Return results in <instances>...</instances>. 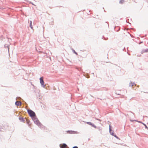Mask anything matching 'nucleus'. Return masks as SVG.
I'll return each mask as SVG.
<instances>
[{
	"instance_id": "obj_23",
	"label": "nucleus",
	"mask_w": 148,
	"mask_h": 148,
	"mask_svg": "<svg viewBox=\"0 0 148 148\" xmlns=\"http://www.w3.org/2000/svg\"><path fill=\"white\" fill-rule=\"evenodd\" d=\"M124 2V0H120L119 1V3L120 4H122Z\"/></svg>"
},
{
	"instance_id": "obj_9",
	"label": "nucleus",
	"mask_w": 148,
	"mask_h": 148,
	"mask_svg": "<svg viewBox=\"0 0 148 148\" xmlns=\"http://www.w3.org/2000/svg\"><path fill=\"white\" fill-rule=\"evenodd\" d=\"M148 52V48L147 49H143L142 50L141 53V54H143L144 53H146Z\"/></svg>"
},
{
	"instance_id": "obj_12",
	"label": "nucleus",
	"mask_w": 148,
	"mask_h": 148,
	"mask_svg": "<svg viewBox=\"0 0 148 148\" xmlns=\"http://www.w3.org/2000/svg\"><path fill=\"white\" fill-rule=\"evenodd\" d=\"M9 46H10L9 45H8L6 44H5L4 45V48H8V52H9Z\"/></svg>"
},
{
	"instance_id": "obj_4",
	"label": "nucleus",
	"mask_w": 148,
	"mask_h": 148,
	"mask_svg": "<svg viewBox=\"0 0 148 148\" xmlns=\"http://www.w3.org/2000/svg\"><path fill=\"white\" fill-rule=\"evenodd\" d=\"M112 126L110 125H109V132L111 135L113 136L115 134L113 130L111 129Z\"/></svg>"
},
{
	"instance_id": "obj_15",
	"label": "nucleus",
	"mask_w": 148,
	"mask_h": 148,
	"mask_svg": "<svg viewBox=\"0 0 148 148\" xmlns=\"http://www.w3.org/2000/svg\"><path fill=\"white\" fill-rule=\"evenodd\" d=\"M26 122H27V123L29 125V126H30L31 124V123H30V121H29L28 120H26Z\"/></svg>"
},
{
	"instance_id": "obj_35",
	"label": "nucleus",
	"mask_w": 148,
	"mask_h": 148,
	"mask_svg": "<svg viewBox=\"0 0 148 148\" xmlns=\"http://www.w3.org/2000/svg\"><path fill=\"white\" fill-rule=\"evenodd\" d=\"M132 113H133V114H134V113L132 112Z\"/></svg>"
},
{
	"instance_id": "obj_3",
	"label": "nucleus",
	"mask_w": 148,
	"mask_h": 148,
	"mask_svg": "<svg viewBox=\"0 0 148 148\" xmlns=\"http://www.w3.org/2000/svg\"><path fill=\"white\" fill-rule=\"evenodd\" d=\"M43 77H41L40 78V82L41 87L45 88V86L44 84L45 83L43 79Z\"/></svg>"
},
{
	"instance_id": "obj_19",
	"label": "nucleus",
	"mask_w": 148,
	"mask_h": 148,
	"mask_svg": "<svg viewBox=\"0 0 148 148\" xmlns=\"http://www.w3.org/2000/svg\"><path fill=\"white\" fill-rule=\"evenodd\" d=\"M4 130L3 127L1 125H0V131H3Z\"/></svg>"
},
{
	"instance_id": "obj_25",
	"label": "nucleus",
	"mask_w": 148,
	"mask_h": 148,
	"mask_svg": "<svg viewBox=\"0 0 148 148\" xmlns=\"http://www.w3.org/2000/svg\"><path fill=\"white\" fill-rule=\"evenodd\" d=\"M86 123H87L88 124L90 125L92 123L90 122H86Z\"/></svg>"
},
{
	"instance_id": "obj_37",
	"label": "nucleus",
	"mask_w": 148,
	"mask_h": 148,
	"mask_svg": "<svg viewBox=\"0 0 148 148\" xmlns=\"http://www.w3.org/2000/svg\"><path fill=\"white\" fill-rule=\"evenodd\" d=\"M104 11L105 12H106V11H105V10H104Z\"/></svg>"
},
{
	"instance_id": "obj_24",
	"label": "nucleus",
	"mask_w": 148,
	"mask_h": 148,
	"mask_svg": "<svg viewBox=\"0 0 148 148\" xmlns=\"http://www.w3.org/2000/svg\"><path fill=\"white\" fill-rule=\"evenodd\" d=\"M103 39L105 40H108V38H106L105 37H104V36H102V39H103Z\"/></svg>"
},
{
	"instance_id": "obj_29",
	"label": "nucleus",
	"mask_w": 148,
	"mask_h": 148,
	"mask_svg": "<svg viewBox=\"0 0 148 148\" xmlns=\"http://www.w3.org/2000/svg\"><path fill=\"white\" fill-rule=\"evenodd\" d=\"M120 27H118V30H115L116 31V32H119L120 30Z\"/></svg>"
},
{
	"instance_id": "obj_11",
	"label": "nucleus",
	"mask_w": 148,
	"mask_h": 148,
	"mask_svg": "<svg viewBox=\"0 0 148 148\" xmlns=\"http://www.w3.org/2000/svg\"><path fill=\"white\" fill-rule=\"evenodd\" d=\"M41 129H45V126H43L41 123V124H40V125H37Z\"/></svg>"
},
{
	"instance_id": "obj_7",
	"label": "nucleus",
	"mask_w": 148,
	"mask_h": 148,
	"mask_svg": "<svg viewBox=\"0 0 148 148\" xmlns=\"http://www.w3.org/2000/svg\"><path fill=\"white\" fill-rule=\"evenodd\" d=\"M60 148H66L68 146L66 144L63 143L60 145Z\"/></svg>"
},
{
	"instance_id": "obj_13",
	"label": "nucleus",
	"mask_w": 148,
	"mask_h": 148,
	"mask_svg": "<svg viewBox=\"0 0 148 148\" xmlns=\"http://www.w3.org/2000/svg\"><path fill=\"white\" fill-rule=\"evenodd\" d=\"M135 83L134 82H130L129 84V86H132Z\"/></svg>"
},
{
	"instance_id": "obj_6",
	"label": "nucleus",
	"mask_w": 148,
	"mask_h": 148,
	"mask_svg": "<svg viewBox=\"0 0 148 148\" xmlns=\"http://www.w3.org/2000/svg\"><path fill=\"white\" fill-rule=\"evenodd\" d=\"M67 133L68 134H77V132L75 131L68 130L67 131Z\"/></svg>"
},
{
	"instance_id": "obj_8",
	"label": "nucleus",
	"mask_w": 148,
	"mask_h": 148,
	"mask_svg": "<svg viewBox=\"0 0 148 148\" xmlns=\"http://www.w3.org/2000/svg\"><path fill=\"white\" fill-rule=\"evenodd\" d=\"M18 119L21 122L23 123L25 122V120L23 117L20 116L18 117Z\"/></svg>"
},
{
	"instance_id": "obj_1",
	"label": "nucleus",
	"mask_w": 148,
	"mask_h": 148,
	"mask_svg": "<svg viewBox=\"0 0 148 148\" xmlns=\"http://www.w3.org/2000/svg\"><path fill=\"white\" fill-rule=\"evenodd\" d=\"M31 118L34 121V123L36 124L37 125H40V124H41V123L38 120L36 115H35V116H34L32 117Z\"/></svg>"
},
{
	"instance_id": "obj_31",
	"label": "nucleus",
	"mask_w": 148,
	"mask_h": 148,
	"mask_svg": "<svg viewBox=\"0 0 148 148\" xmlns=\"http://www.w3.org/2000/svg\"><path fill=\"white\" fill-rule=\"evenodd\" d=\"M143 43V41H141V42H140L139 43V44H141V43Z\"/></svg>"
},
{
	"instance_id": "obj_14",
	"label": "nucleus",
	"mask_w": 148,
	"mask_h": 148,
	"mask_svg": "<svg viewBox=\"0 0 148 148\" xmlns=\"http://www.w3.org/2000/svg\"><path fill=\"white\" fill-rule=\"evenodd\" d=\"M32 21H30L29 27L31 29H32L33 27L32 24Z\"/></svg>"
},
{
	"instance_id": "obj_28",
	"label": "nucleus",
	"mask_w": 148,
	"mask_h": 148,
	"mask_svg": "<svg viewBox=\"0 0 148 148\" xmlns=\"http://www.w3.org/2000/svg\"><path fill=\"white\" fill-rule=\"evenodd\" d=\"M97 129H98L99 130H102L101 127H98Z\"/></svg>"
},
{
	"instance_id": "obj_36",
	"label": "nucleus",
	"mask_w": 148,
	"mask_h": 148,
	"mask_svg": "<svg viewBox=\"0 0 148 148\" xmlns=\"http://www.w3.org/2000/svg\"><path fill=\"white\" fill-rule=\"evenodd\" d=\"M32 5H34V4H33V3H32Z\"/></svg>"
},
{
	"instance_id": "obj_22",
	"label": "nucleus",
	"mask_w": 148,
	"mask_h": 148,
	"mask_svg": "<svg viewBox=\"0 0 148 148\" xmlns=\"http://www.w3.org/2000/svg\"><path fill=\"white\" fill-rule=\"evenodd\" d=\"M38 94L39 95V97H37V98L39 99H41V98L42 97V96L40 95L39 93H38Z\"/></svg>"
},
{
	"instance_id": "obj_10",
	"label": "nucleus",
	"mask_w": 148,
	"mask_h": 148,
	"mask_svg": "<svg viewBox=\"0 0 148 148\" xmlns=\"http://www.w3.org/2000/svg\"><path fill=\"white\" fill-rule=\"evenodd\" d=\"M22 104V103L21 102H17V101H16L15 102V104L17 106H19L21 105Z\"/></svg>"
},
{
	"instance_id": "obj_20",
	"label": "nucleus",
	"mask_w": 148,
	"mask_h": 148,
	"mask_svg": "<svg viewBox=\"0 0 148 148\" xmlns=\"http://www.w3.org/2000/svg\"><path fill=\"white\" fill-rule=\"evenodd\" d=\"M4 130L3 127L1 125H0V131H3Z\"/></svg>"
},
{
	"instance_id": "obj_26",
	"label": "nucleus",
	"mask_w": 148,
	"mask_h": 148,
	"mask_svg": "<svg viewBox=\"0 0 148 148\" xmlns=\"http://www.w3.org/2000/svg\"><path fill=\"white\" fill-rule=\"evenodd\" d=\"M3 36L2 35L0 36V40H2L3 39Z\"/></svg>"
},
{
	"instance_id": "obj_33",
	"label": "nucleus",
	"mask_w": 148,
	"mask_h": 148,
	"mask_svg": "<svg viewBox=\"0 0 148 148\" xmlns=\"http://www.w3.org/2000/svg\"><path fill=\"white\" fill-rule=\"evenodd\" d=\"M125 49V47H124V49H123V51H124V49Z\"/></svg>"
},
{
	"instance_id": "obj_38",
	"label": "nucleus",
	"mask_w": 148,
	"mask_h": 148,
	"mask_svg": "<svg viewBox=\"0 0 148 148\" xmlns=\"http://www.w3.org/2000/svg\"><path fill=\"white\" fill-rule=\"evenodd\" d=\"M118 95H120V94H118Z\"/></svg>"
},
{
	"instance_id": "obj_21",
	"label": "nucleus",
	"mask_w": 148,
	"mask_h": 148,
	"mask_svg": "<svg viewBox=\"0 0 148 148\" xmlns=\"http://www.w3.org/2000/svg\"><path fill=\"white\" fill-rule=\"evenodd\" d=\"M114 137H115L116 138L118 139H120V138H119V137L115 134L114 136H113Z\"/></svg>"
},
{
	"instance_id": "obj_27",
	"label": "nucleus",
	"mask_w": 148,
	"mask_h": 148,
	"mask_svg": "<svg viewBox=\"0 0 148 148\" xmlns=\"http://www.w3.org/2000/svg\"><path fill=\"white\" fill-rule=\"evenodd\" d=\"M21 99V98L20 97H18L16 98V100H17L18 99Z\"/></svg>"
},
{
	"instance_id": "obj_34",
	"label": "nucleus",
	"mask_w": 148,
	"mask_h": 148,
	"mask_svg": "<svg viewBox=\"0 0 148 148\" xmlns=\"http://www.w3.org/2000/svg\"><path fill=\"white\" fill-rule=\"evenodd\" d=\"M116 27H115L114 28V29H115V28Z\"/></svg>"
},
{
	"instance_id": "obj_5",
	"label": "nucleus",
	"mask_w": 148,
	"mask_h": 148,
	"mask_svg": "<svg viewBox=\"0 0 148 148\" xmlns=\"http://www.w3.org/2000/svg\"><path fill=\"white\" fill-rule=\"evenodd\" d=\"M134 121H136L138 122L139 123H141L143 125L145 126V129H147V130H148V127H147V126L146 125L145 123L142 122L141 121H138V120H135Z\"/></svg>"
},
{
	"instance_id": "obj_30",
	"label": "nucleus",
	"mask_w": 148,
	"mask_h": 148,
	"mask_svg": "<svg viewBox=\"0 0 148 148\" xmlns=\"http://www.w3.org/2000/svg\"><path fill=\"white\" fill-rule=\"evenodd\" d=\"M72 148H78V147L77 146H74Z\"/></svg>"
},
{
	"instance_id": "obj_39",
	"label": "nucleus",
	"mask_w": 148,
	"mask_h": 148,
	"mask_svg": "<svg viewBox=\"0 0 148 148\" xmlns=\"http://www.w3.org/2000/svg\"><path fill=\"white\" fill-rule=\"evenodd\" d=\"M146 93H148V92H146Z\"/></svg>"
},
{
	"instance_id": "obj_18",
	"label": "nucleus",
	"mask_w": 148,
	"mask_h": 148,
	"mask_svg": "<svg viewBox=\"0 0 148 148\" xmlns=\"http://www.w3.org/2000/svg\"><path fill=\"white\" fill-rule=\"evenodd\" d=\"M90 125L95 128H97L96 126L92 123Z\"/></svg>"
},
{
	"instance_id": "obj_17",
	"label": "nucleus",
	"mask_w": 148,
	"mask_h": 148,
	"mask_svg": "<svg viewBox=\"0 0 148 148\" xmlns=\"http://www.w3.org/2000/svg\"><path fill=\"white\" fill-rule=\"evenodd\" d=\"M90 125L95 128H97L96 126L92 123Z\"/></svg>"
},
{
	"instance_id": "obj_2",
	"label": "nucleus",
	"mask_w": 148,
	"mask_h": 148,
	"mask_svg": "<svg viewBox=\"0 0 148 148\" xmlns=\"http://www.w3.org/2000/svg\"><path fill=\"white\" fill-rule=\"evenodd\" d=\"M27 112L28 114L31 117L34 116H35V115H36L35 112L31 110H28Z\"/></svg>"
},
{
	"instance_id": "obj_32",
	"label": "nucleus",
	"mask_w": 148,
	"mask_h": 148,
	"mask_svg": "<svg viewBox=\"0 0 148 148\" xmlns=\"http://www.w3.org/2000/svg\"><path fill=\"white\" fill-rule=\"evenodd\" d=\"M135 121V120H131L130 121L132 122H133L134 121Z\"/></svg>"
},
{
	"instance_id": "obj_16",
	"label": "nucleus",
	"mask_w": 148,
	"mask_h": 148,
	"mask_svg": "<svg viewBox=\"0 0 148 148\" xmlns=\"http://www.w3.org/2000/svg\"><path fill=\"white\" fill-rule=\"evenodd\" d=\"M72 50L73 53L75 54L76 55H78V53L76 52L74 49H72Z\"/></svg>"
}]
</instances>
